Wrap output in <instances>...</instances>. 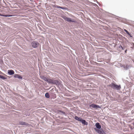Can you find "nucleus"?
I'll return each mask as SVG.
<instances>
[{"label":"nucleus","mask_w":134,"mask_h":134,"mask_svg":"<svg viewBox=\"0 0 134 134\" xmlns=\"http://www.w3.org/2000/svg\"><path fill=\"white\" fill-rule=\"evenodd\" d=\"M14 77L15 78H17L21 79H22V77L21 76L18 74H15L14 76Z\"/></svg>","instance_id":"1a4fd4ad"},{"label":"nucleus","mask_w":134,"mask_h":134,"mask_svg":"<svg viewBox=\"0 0 134 134\" xmlns=\"http://www.w3.org/2000/svg\"><path fill=\"white\" fill-rule=\"evenodd\" d=\"M57 8H61L63 9H66V8L64 7H61L59 6H55Z\"/></svg>","instance_id":"ddd939ff"},{"label":"nucleus","mask_w":134,"mask_h":134,"mask_svg":"<svg viewBox=\"0 0 134 134\" xmlns=\"http://www.w3.org/2000/svg\"><path fill=\"white\" fill-rule=\"evenodd\" d=\"M124 31L125 32H126V33L127 34H128V35H129L131 37V35H130V34L129 33V32L126 29H124Z\"/></svg>","instance_id":"dca6fc26"},{"label":"nucleus","mask_w":134,"mask_h":134,"mask_svg":"<svg viewBox=\"0 0 134 134\" xmlns=\"http://www.w3.org/2000/svg\"><path fill=\"white\" fill-rule=\"evenodd\" d=\"M8 73L9 75H11L14 74V72L13 70H11L8 71Z\"/></svg>","instance_id":"6e6552de"},{"label":"nucleus","mask_w":134,"mask_h":134,"mask_svg":"<svg viewBox=\"0 0 134 134\" xmlns=\"http://www.w3.org/2000/svg\"><path fill=\"white\" fill-rule=\"evenodd\" d=\"M0 15L2 16H5V17L11 16L10 15H1V14H0Z\"/></svg>","instance_id":"a211bd4d"},{"label":"nucleus","mask_w":134,"mask_h":134,"mask_svg":"<svg viewBox=\"0 0 134 134\" xmlns=\"http://www.w3.org/2000/svg\"><path fill=\"white\" fill-rule=\"evenodd\" d=\"M39 44V43L33 41L31 43L32 46L34 48H36L37 47Z\"/></svg>","instance_id":"7ed1b4c3"},{"label":"nucleus","mask_w":134,"mask_h":134,"mask_svg":"<svg viewBox=\"0 0 134 134\" xmlns=\"http://www.w3.org/2000/svg\"><path fill=\"white\" fill-rule=\"evenodd\" d=\"M0 78L2 79H7L6 77L1 75H0Z\"/></svg>","instance_id":"4468645a"},{"label":"nucleus","mask_w":134,"mask_h":134,"mask_svg":"<svg viewBox=\"0 0 134 134\" xmlns=\"http://www.w3.org/2000/svg\"><path fill=\"white\" fill-rule=\"evenodd\" d=\"M96 127L98 129H100L101 128V126L99 125L98 122H97L96 124Z\"/></svg>","instance_id":"9b49d317"},{"label":"nucleus","mask_w":134,"mask_h":134,"mask_svg":"<svg viewBox=\"0 0 134 134\" xmlns=\"http://www.w3.org/2000/svg\"><path fill=\"white\" fill-rule=\"evenodd\" d=\"M45 96L46 98H49V95L48 93H46L45 94Z\"/></svg>","instance_id":"2eb2a0df"},{"label":"nucleus","mask_w":134,"mask_h":134,"mask_svg":"<svg viewBox=\"0 0 134 134\" xmlns=\"http://www.w3.org/2000/svg\"><path fill=\"white\" fill-rule=\"evenodd\" d=\"M90 107H92L93 108H94L96 109L98 108H100V107L98 105L95 104H92L90 105Z\"/></svg>","instance_id":"39448f33"},{"label":"nucleus","mask_w":134,"mask_h":134,"mask_svg":"<svg viewBox=\"0 0 134 134\" xmlns=\"http://www.w3.org/2000/svg\"><path fill=\"white\" fill-rule=\"evenodd\" d=\"M75 119L76 120L79 121H80L81 119V118H79L77 116H75Z\"/></svg>","instance_id":"f8f14e48"},{"label":"nucleus","mask_w":134,"mask_h":134,"mask_svg":"<svg viewBox=\"0 0 134 134\" xmlns=\"http://www.w3.org/2000/svg\"><path fill=\"white\" fill-rule=\"evenodd\" d=\"M62 17L65 20L69 22H74L75 21L72 20L70 18H67L65 16H62Z\"/></svg>","instance_id":"f03ea898"},{"label":"nucleus","mask_w":134,"mask_h":134,"mask_svg":"<svg viewBox=\"0 0 134 134\" xmlns=\"http://www.w3.org/2000/svg\"><path fill=\"white\" fill-rule=\"evenodd\" d=\"M20 124L23 125H26V123L24 122H21L20 123Z\"/></svg>","instance_id":"f3484780"},{"label":"nucleus","mask_w":134,"mask_h":134,"mask_svg":"<svg viewBox=\"0 0 134 134\" xmlns=\"http://www.w3.org/2000/svg\"><path fill=\"white\" fill-rule=\"evenodd\" d=\"M41 78L44 80L48 81V79L47 77H46L44 76H40Z\"/></svg>","instance_id":"0eeeda50"},{"label":"nucleus","mask_w":134,"mask_h":134,"mask_svg":"<svg viewBox=\"0 0 134 134\" xmlns=\"http://www.w3.org/2000/svg\"><path fill=\"white\" fill-rule=\"evenodd\" d=\"M54 98H55V97H56V96H55V94H54Z\"/></svg>","instance_id":"6ab92c4d"},{"label":"nucleus","mask_w":134,"mask_h":134,"mask_svg":"<svg viewBox=\"0 0 134 134\" xmlns=\"http://www.w3.org/2000/svg\"><path fill=\"white\" fill-rule=\"evenodd\" d=\"M60 83V82L57 80H56L54 79H51V83L55 84L56 85H59Z\"/></svg>","instance_id":"20e7f679"},{"label":"nucleus","mask_w":134,"mask_h":134,"mask_svg":"<svg viewBox=\"0 0 134 134\" xmlns=\"http://www.w3.org/2000/svg\"><path fill=\"white\" fill-rule=\"evenodd\" d=\"M109 86L114 89H116L117 90H119L121 88L120 85H118L115 84L114 83H112L109 85Z\"/></svg>","instance_id":"f257e3e1"},{"label":"nucleus","mask_w":134,"mask_h":134,"mask_svg":"<svg viewBox=\"0 0 134 134\" xmlns=\"http://www.w3.org/2000/svg\"><path fill=\"white\" fill-rule=\"evenodd\" d=\"M81 121L82 123L84 125H87V122H86L85 120L81 119Z\"/></svg>","instance_id":"9d476101"},{"label":"nucleus","mask_w":134,"mask_h":134,"mask_svg":"<svg viewBox=\"0 0 134 134\" xmlns=\"http://www.w3.org/2000/svg\"><path fill=\"white\" fill-rule=\"evenodd\" d=\"M97 131L99 134H106L103 130L102 129L98 130H97Z\"/></svg>","instance_id":"423d86ee"}]
</instances>
